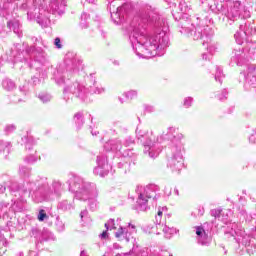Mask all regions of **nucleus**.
<instances>
[{
    "label": "nucleus",
    "mask_w": 256,
    "mask_h": 256,
    "mask_svg": "<svg viewBox=\"0 0 256 256\" xmlns=\"http://www.w3.org/2000/svg\"><path fill=\"white\" fill-rule=\"evenodd\" d=\"M155 223H156V225H161V216L159 217V216L156 215Z\"/></svg>",
    "instance_id": "nucleus-35"
},
{
    "label": "nucleus",
    "mask_w": 256,
    "mask_h": 256,
    "mask_svg": "<svg viewBox=\"0 0 256 256\" xmlns=\"http://www.w3.org/2000/svg\"><path fill=\"white\" fill-rule=\"evenodd\" d=\"M18 256H23V253L20 252V253L18 254Z\"/></svg>",
    "instance_id": "nucleus-50"
},
{
    "label": "nucleus",
    "mask_w": 256,
    "mask_h": 256,
    "mask_svg": "<svg viewBox=\"0 0 256 256\" xmlns=\"http://www.w3.org/2000/svg\"><path fill=\"white\" fill-rule=\"evenodd\" d=\"M38 97H39L40 101H42V103H49V101H51V95H49L47 93L39 94Z\"/></svg>",
    "instance_id": "nucleus-18"
},
{
    "label": "nucleus",
    "mask_w": 256,
    "mask_h": 256,
    "mask_svg": "<svg viewBox=\"0 0 256 256\" xmlns=\"http://www.w3.org/2000/svg\"><path fill=\"white\" fill-rule=\"evenodd\" d=\"M2 85L4 89H7V91H12V89H15V83L11 80H4Z\"/></svg>",
    "instance_id": "nucleus-16"
},
{
    "label": "nucleus",
    "mask_w": 256,
    "mask_h": 256,
    "mask_svg": "<svg viewBox=\"0 0 256 256\" xmlns=\"http://www.w3.org/2000/svg\"><path fill=\"white\" fill-rule=\"evenodd\" d=\"M136 133L138 139L143 141L144 153H148L152 159L158 157L161 153V148H159V139L155 137V134L146 130H136Z\"/></svg>",
    "instance_id": "nucleus-4"
},
{
    "label": "nucleus",
    "mask_w": 256,
    "mask_h": 256,
    "mask_svg": "<svg viewBox=\"0 0 256 256\" xmlns=\"http://www.w3.org/2000/svg\"><path fill=\"white\" fill-rule=\"evenodd\" d=\"M226 95H227V91L224 90V91L222 92V96H218V99H219L220 101H223V99H227Z\"/></svg>",
    "instance_id": "nucleus-34"
},
{
    "label": "nucleus",
    "mask_w": 256,
    "mask_h": 256,
    "mask_svg": "<svg viewBox=\"0 0 256 256\" xmlns=\"http://www.w3.org/2000/svg\"><path fill=\"white\" fill-rule=\"evenodd\" d=\"M11 153V143L0 140V157L7 159Z\"/></svg>",
    "instance_id": "nucleus-13"
},
{
    "label": "nucleus",
    "mask_w": 256,
    "mask_h": 256,
    "mask_svg": "<svg viewBox=\"0 0 256 256\" xmlns=\"http://www.w3.org/2000/svg\"><path fill=\"white\" fill-rule=\"evenodd\" d=\"M223 77V71L221 70V68H217V72L215 74L216 81H219L221 83Z\"/></svg>",
    "instance_id": "nucleus-23"
},
{
    "label": "nucleus",
    "mask_w": 256,
    "mask_h": 256,
    "mask_svg": "<svg viewBox=\"0 0 256 256\" xmlns=\"http://www.w3.org/2000/svg\"><path fill=\"white\" fill-rule=\"evenodd\" d=\"M47 21H49V20H46V22H45L46 25H47Z\"/></svg>",
    "instance_id": "nucleus-51"
},
{
    "label": "nucleus",
    "mask_w": 256,
    "mask_h": 256,
    "mask_svg": "<svg viewBox=\"0 0 256 256\" xmlns=\"http://www.w3.org/2000/svg\"><path fill=\"white\" fill-rule=\"evenodd\" d=\"M119 101H120L121 103H124L123 99H121V98H119Z\"/></svg>",
    "instance_id": "nucleus-49"
},
{
    "label": "nucleus",
    "mask_w": 256,
    "mask_h": 256,
    "mask_svg": "<svg viewBox=\"0 0 256 256\" xmlns=\"http://www.w3.org/2000/svg\"><path fill=\"white\" fill-rule=\"evenodd\" d=\"M105 228L107 229V231H109V229H117V227H115V220L114 219H110L108 220L107 223H105Z\"/></svg>",
    "instance_id": "nucleus-21"
},
{
    "label": "nucleus",
    "mask_w": 256,
    "mask_h": 256,
    "mask_svg": "<svg viewBox=\"0 0 256 256\" xmlns=\"http://www.w3.org/2000/svg\"><path fill=\"white\" fill-rule=\"evenodd\" d=\"M58 85H61L62 83H65V80L61 79V80H57Z\"/></svg>",
    "instance_id": "nucleus-43"
},
{
    "label": "nucleus",
    "mask_w": 256,
    "mask_h": 256,
    "mask_svg": "<svg viewBox=\"0 0 256 256\" xmlns=\"http://www.w3.org/2000/svg\"><path fill=\"white\" fill-rule=\"evenodd\" d=\"M164 193L167 197H170L171 196V187H169V186L165 187Z\"/></svg>",
    "instance_id": "nucleus-33"
},
{
    "label": "nucleus",
    "mask_w": 256,
    "mask_h": 256,
    "mask_svg": "<svg viewBox=\"0 0 256 256\" xmlns=\"http://www.w3.org/2000/svg\"><path fill=\"white\" fill-rule=\"evenodd\" d=\"M146 21H153L151 19V12L149 8L142 14L140 23L132 25L130 34V41L132 47L138 57L141 59H151L159 55V50L165 49L169 45V36L165 32H160L156 35H149L147 33Z\"/></svg>",
    "instance_id": "nucleus-1"
},
{
    "label": "nucleus",
    "mask_w": 256,
    "mask_h": 256,
    "mask_svg": "<svg viewBox=\"0 0 256 256\" xmlns=\"http://www.w3.org/2000/svg\"><path fill=\"white\" fill-rule=\"evenodd\" d=\"M2 245H7V241L6 240H2Z\"/></svg>",
    "instance_id": "nucleus-46"
},
{
    "label": "nucleus",
    "mask_w": 256,
    "mask_h": 256,
    "mask_svg": "<svg viewBox=\"0 0 256 256\" xmlns=\"http://www.w3.org/2000/svg\"><path fill=\"white\" fill-rule=\"evenodd\" d=\"M124 96L126 97V99H135L137 97V91L130 90V91L124 93Z\"/></svg>",
    "instance_id": "nucleus-20"
},
{
    "label": "nucleus",
    "mask_w": 256,
    "mask_h": 256,
    "mask_svg": "<svg viewBox=\"0 0 256 256\" xmlns=\"http://www.w3.org/2000/svg\"><path fill=\"white\" fill-rule=\"evenodd\" d=\"M97 133H99L97 130H92V135H97Z\"/></svg>",
    "instance_id": "nucleus-45"
},
{
    "label": "nucleus",
    "mask_w": 256,
    "mask_h": 256,
    "mask_svg": "<svg viewBox=\"0 0 256 256\" xmlns=\"http://www.w3.org/2000/svg\"><path fill=\"white\" fill-rule=\"evenodd\" d=\"M97 167L94 169L95 175H100V177H105L109 174L111 166L107 163V157L98 156L97 158Z\"/></svg>",
    "instance_id": "nucleus-10"
},
{
    "label": "nucleus",
    "mask_w": 256,
    "mask_h": 256,
    "mask_svg": "<svg viewBox=\"0 0 256 256\" xmlns=\"http://www.w3.org/2000/svg\"><path fill=\"white\" fill-rule=\"evenodd\" d=\"M100 239H107L109 237V233L106 231H103L100 235H99Z\"/></svg>",
    "instance_id": "nucleus-31"
},
{
    "label": "nucleus",
    "mask_w": 256,
    "mask_h": 256,
    "mask_svg": "<svg viewBox=\"0 0 256 256\" xmlns=\"http://www.w3.org/2000/svg\"><path fill=\"white\" fill-rule=\"evenodd\" d=\"M19 173L21 177H29L31 174V168H27L26 166H20Z\"/></svg>",
    "instance_id": "nucleus-17"
},
{
    "label": "nucleus",
    "mask_w": 256,
    "mask_h": 256,
    "mask_svg": "<svg viewBox=\"0 0 256 256\" xmlns=\"http://www.w3.org/2000/svg\"><path fill=\"white\" fill-rule=\"evenodd\" d=\"M193 104V98L188 97L184 99V107L189 108Z\"/></svg>",
    "instance_id": "nucleus-25"
},
{
    "label": "nucleus",
    "mask_w": 256,
    "mask_h": 256,
    "mask_svg": "<svg viewBox=\"0 0 256 256\" xmlns=\"http://www.w3.org/2000/svg\"><path fill=\"white\" fill-rule=\"evenodd\" d=\"M145 111L147 113H153V111H155V108L153 106L147 105V106H145Z\"/></svg>",
    "instance_id": "nucleus-32"
},
{
    "label": "nucleus",
    "mask_w": 256,
    "mask_h": 256,
    "mask_svg": "<svg viewBox=\"0 0 256 256\" xmlns=\"http://www.w3.org/2000/svg\"><path fill=\"white\" fill-rule=\"evenodd\" d=\"M54 45L57 47V49H61L63 47V45H61V39L60 38H55Z\"/></svg>",
    "instance_id": "nucleus-30"
},
{
    "label": "nucleus",
    "mask_w": 256,
    "mask_h": 256,
    "mask_svg": "<svg viewBox=\"0 0 256 256\" xmlns=\"http://www.w3.org/2000/svg\"><path fill=\"white\" fill-rule=\"evenodd\" d=\"M163 233H164L166 239H171V237L176 235V233H179V230H177L176 228H173V227L164 226Z\"/></svg>",
    "instance_id": "nucleus-14"
},
{
    "label": "nucleus",
    "mask_w": 256,
    "mask_h": 256,
    "mask_svg": "<svg viewBox=\"0 0 256 256\" xmlns=\"http://www.w3.org/2000/svg\"><path fill=\"white\" fill-rule=\"evenodd\" d=\"M168 167L175 173H179L183 169V153L181 147L174 148L173 155L168 160Z\"/></svg>",
    "instance_id": "nucleus-7"
},
{
    "label": "nucleus",
    "mask_w": 256,
    "mask_h": 256,
    "mask_svg": "<svg viewBox=\"0 0 256 256\" xmlns=\"http://www.w3.org/2000/svg\"><path fill=\"white\" fill-rule=\"evenodd\" d=\"M131 233H135V225L133 224H129L128 227H120L115 233V238L119 239V241L125 240L126 243H129L133 239Z\"/></svg>",
    "instance_id": "nucleus-9"
},
{
    "label": "nucleus",
    "mask_w": 256,
    "mask_h": 256,
    "mask_svg": "<svg viewBox=\"0 0 256 256\" xmlns=\"http://www.w3.org/2000/svg\"><path fill=\"white\" fill-rule=\"evenodd\" d=\"M169 256H173V254H169Z\"/></svg>",
    "instance_id": "nucleus-53"
},
{
    "label": "nucleus",
    "mask_w": 256,
    "mask_h": 256,
    "mask_svg": "<svg viewBox=\"0 0 256 256\" xmlns=\"http://www.w3.org/2000/svg\"><path fill=\"white\" fill-rule=\"evenodd\" d=\"M174 195H176V197H179V189L174 188Z\"/></svg>",
    "instance_id": "nucleus-41"
},
{
    "label": "nucleus",
    "mask_w": 256,
    "mask_h": 256,
    "mask_svg": "<svg viewBox=\"0 0 256 256\" xmlns=\"http://www.w3.org/2000/svg\"><path fill=\"white\" fill-rule=\"evenodd\" d=\"M196 235L198 237V243L201 245H209L211 243V238L207 235L203 227H196Z\"/></svg>",
    "instance_id": "nucleus-12"
},
{
    "label": "nucleus",
    "mask_w": 256,
    "mask_h": 256,
    "mask_svg": "<svg viewBox=\"0 0 256 256\" xmlns=\"http://www.w3.org/2000/svg\"><path fill=\"white\" fill-rule=\"evenodd\" d=\"M155 191L157 187L153 184L147 186H138L136 193H138L137 205H139L141 211L147 210V203L149 199L155 197Z\"/></svg>",
    "instance_id": "nucleus-5"
},
{
    "label": "nucleus",
    "mask_w": 256,
    "mask_h": 256,
    "mask_svg": "<svg viewBox=\"0 0 256 256\" xmlns=\"http://www.w3.org/2000/svg\"><path fill=\"white\" fill-rule=\"evenodd\" d=\"M113 249H121V245H119L118 243H114Z\"/></svg>",
    "instance_id": "nucleus-40"
},
{
    "label": "nucleus",
    "mask_w": 256,
    "mask_h": 256,
    "mask_svg": "<svg viewBox=\"0 0 256 256\" xmlns=\"http://www.w3.org/2000/svg\"><path fill=\"white\" fill-rule=\"evenodd\" d=\"M203 59H207V55L206 54H203Z\"/></svg>",
    "instance_id": "nucleus-48"
},
{
    "label": "nucleus",
    "mask_w": 256,
    "mask_h": 256,
    "mask_svg": "<svg viewBox=\"0 0 256 256\" xmlns=\"http://www.w3.org/2000/svg\"><path fill=\"white\" fill-rule=\"evenodd\" d=\"M86 215H87V210L82 211V212L80 213L81 219H83V217H86Z\"/></svg>",
    "instance_id": "nucleus-39"
},
{
    "label": "nucleus",
    "mask_w": 256,
    "mask_h": 256,
    "mask_svg": "<svg viewBox=\"0 0 256 256\" xmlns=\"http://www.w3.org/2000/svg\"><path fill=\"white\" fill-rule=\"evenodd\" d=\"M180 33H186V35H191L195 41L203 38V27L191 24L188 27H183Z\"/></svg>",
    "instance_id": "nucleus-11"
},
{
    "label": "nucleus",
    "mask_w": 256,
    "mask_h": 256,
    "mask_svg": "<svg viewBox=\"0 0 256 256\" xmlns=\"http://www.w3.org/2000/svg\"><path fill=\"white\" fill-rule=\"evenodd\" d=\"M8 27L9 29H11L12 31H14V33H17V35H19V37H21V34H19V21L14 20V21H9L8 22Z\"/></svg>",
    "instance_id": "nucleus-15"
},
{
    "label": "nucleus",
    "mask_w": 256,
    "mask_h": 256,
    "mask_svg": "<svg viewBox=\"0 0 256 256\" xmlns=\"http://www.w3.org/2000/svg\"><path fill=\"white\" fill-rule=\"evenodd\" d=\"M80 256H87V252L82 251V252L80 253Z\"/></svg>",
    "instance_id": "nucleus-44"
},
{
    "label": "nucleus",
    "mask_w": 256,
    "mask_h": 256,
    "mask_svg": "<svg viewBox=\"0 0 256 256\" xmlns=\"http://www.w3.org/2000/svg\"><path fill=\"white\" fill-rule=\"evenodd\" d=\"M22 139H24L26 145H29V143H31V138H29V137H24Z\"/></svg>",
    "instance_id": "nucleus-38"
},
{
    "label": "nucleus",
    "mask_w": 256,
    "mask_h": 256,
    "mask_svg": "<svg viewBox=\"0 0 256 256\" xmlns=\"http://www.w3.org/2000/svg\"><path fill=\"white\" fill-rule=\"evenodd\" d=\"M70 191L76 193V199L88 201L90 207H97V188L88 182H83L80 178H74L73 185H70Z\"/></svg>",
    "instance_id": "nucleus-2"
},
{
    "label": "nucleus",
    "mask_w": 256,
    "mask_h": 256,
    "mask_svg": "<svg viewBox=\"0 0 256 256\" xmlns=\"http://www.w3.org/2000/svg\"><path fill=\"white\" fill-rule=\"evenodd\" d=\"M47 213H45V210H40L38 214V221H45L47 219Z\"/></svg>",
    "instance_id": "nucleus-24"
},
{
    "label": "nucleus",
    "mask_w": 256,
    "mask_h": 256,
    "mask_svg": "<svg viewBox=\"0 0 256 256\" xmlns=\"http://www.w3.org/2000/svg\"><path fill=\"white\" fill-rule=\"evenodd\" d=\"M131 145H135V140L132 137H127L124 141L123 147H131Z\"/></svg>",
    "instance_id": "nucleus-22"
},
{
    "label": "nucleus",
    "mask_w": 256,
    "mask_h": 256,
    "mask_svg": "<svg viewBox=\"0 0 256 256\" xmlns=\"http://www.w3.org/2000/svg\"><path fill=\"white\" fill-rule=\"evenodd\" d=\"M82 27L87 28V26H82Z\"/></svg>",
    "instance_id": "nucleus-52"
},
{
    "label": "nucleus",
    "mask_w": 256,
    "mask_h": 256,
    "mask_svg": "<svg viewBox=\"0 0 256 256\" xmlns=\"http://www.w3.org/2000/svg\"><path fill=\"white\" fill-rule=\"evenodd\" d=\"M101 93H105V88L99 87V86H92L90 87V90L87 91L85 86L80 84L79 82L71 83L64 88V97L65 99H70L71 95L73 97H77L78 99H81L82 101H85V98L90 95L96 94L101 95Z\"/></svg>",
    "instance_id": "nucleus-3"
},
{
    "label": "nucleus",
    "mask_w": 256,
    "mask_h": 256,
    "mask_svg": "<svg viewBox=\"0 0 256 256\" xmlns=\"http://www.w3.org/2000/svg\"><path fill=\"white\" fill-rule=\"evenodd\" d=\"M88 3H95V0H86Z\"/></svg>",
    "instance_id": "nucleus-47"
},
{
    "label": "nucleus",
    "mask_w": 256,
    "mask_h": 256,
    "mask_svg": "<svg viewBox=\"0 0 256 256\" xmlns=\"http://www.w3.org/2000/svg\"><path fill=\"white\" fill-rule=\"evenodd\" d=\"M15 129H16V127L13 124L7 125L5 127V133H8V134L13 133V131H15Z\"/></svg>",
    "instance_id": "nucleus-26"
},
{
    "label": "nucleus",
    "mask_w": 256,
    "mask_h": 256,
    "mask_svg": "<svg viewBox=\"0 0 256 256\" xmlns=\"http://www.w3.org/2000/svg\"><path fill=\"white\" fill-rule=\"evenodd\" d=\"M74 121L77 123L78 127H81L83 125V114L77 113L74 116Z\"/></svg>",
    "instance_id": "nucleus-19"
},
{
    "label": "nucleus",
    "mask_w": 256,
    "mask_h": 256,
    "mask_svg": "<svg viewBox=\"0 0 256 256\" xmlns=\"http://www.w3.org/2000/svg\"><path fill=\"white\" fill-rule=\"evenodd\" d=\"M208 51H209V53H214V52H215V46L210 45V46L208 47Z\"/></svg>",
    "instance_id": "nucleus-37"
},
{
    "label": "nucleus",
    "mask_w": 256,
    "mask_h": 256,
    "mask_svg": "<svg viewBox=\"0 0 256 256\" xmlns=\"http://www.w3.org/2000/svg\"><path fill=\"white\" fill-rule=\"evenodd\" d=\"M211 215H212V217H215V218L220 217L221 210L220 209H214V210L211 211Z\"/></svg>",
    "instance_id": "nucleus-28"
},
{
    "label": "nucleus",
    "mask_w": 256,
    "mask_h": 256,
    "mask_svg": "<svg viewBox=\"0 0 256 256\" xmlns=\"http://www.w3.org/2000/svg\"><path fill=\"white\" fill-rule=\"evenodd\" d=\"M119 0H114L110 3L109 10L111 13V19L116 25H121L125 19V13L127 11V4L118 6Z\"/></svg>",
    "instance_id": "nucleus-6"
},
{
    "label": "nucleus",
    "mask_w": 256,
    "mask_h": 256,
    "mask_svg": "<svg viewBox=\"0 0 256 256\" xmlns=\"http://www.w3.org/2000/svg\"><path fill=\"white\" fill-rule=\"evenodd\" d=\"M165 209H167V208H162V210L159 209V210H158V213H157V216H158V217H163V211H165Z\"/></svg>",
    "instance_id": "nucleus-36"
},
{
    "label": "nucleus",
    "mask_w": 256,
    "mask_h": 256,
    "mask_svg": "<svg viewBox=\"0 0 256 256\" xmlns=\"http://www.w3.org/2000/svg\"><path fill=\"white\" fill-rule=\"evenodd\" d=\"M249 141H250V143H255V137L251 136V137L249 138Z\"/></svg>",
    "instance_id": "nucleus-42"
},
{
    "label": "nucleus",
    "mask_w": 256,
    "mask_h": 256,
    "mask_svg": "<svg viewBox=\"0 0 256 256\" xmlns=\"http://www.w3.org/2000/svg\"><path fill=\"white\" fill-rule=\"evenodd\" d=\"M104 148L106 149V151L121 153L123 157H131L133 155V152H131V150L123 149V145H121V141L119 140H110L106 142Z\"/></svg>",
    "instance_id": "nucleus-8"
},
{
    "label": "nucleus",
    "mask_w": 256,
    "mask_h": 256,
    "mask_svg": "<svg viewBox=\"0 0 256 256\" xmlns=\"http://www.w3.org/2000/svg\"><path fill=\"white\" fill-rule=\"evenodd\" d=\"M175 131H176L175 127H169L167 131L163 133V135H173Z\"/></svg>",
    "instance_id": "nucleus-29"
},
{
    "label": "nucleus",
    "mask_w": 256,
    "mask_h": 256,
    "mask_svg": "<svg viewBox=\"0 0 256 256\" xmlns=\"http://www.w3.org/2000/svg\"><path fill=\"white\" fill-rule=\"evenodd\" d=\"M235 39H236V43H238V45H243V38H241V34L240 33H236L234 35Z\"/></svg>",
    "instance_id": "nucleus-27"
}]
</instances>
